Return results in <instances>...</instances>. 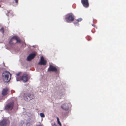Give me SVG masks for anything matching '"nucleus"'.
<instances>
[{
	"instance_id": "21",
	"label": "nucleus",
	"mask_w": 126,
	"mask_h": 126,
	"mask_svg": "<svg viewBox=\"0 0 126 126\" xmlns=\"http://www.w3.org/2000/svg\"><path fill=\"white\" fill-rule=\"evenodd\" d=\"M57 122H58L60 121L59 119V118L58 117H57Z\"/></svg>"
},
{
	"instance_id": "12",
	"label": "nucleus",
	"mask_w": 126,
	"mask_h": 126,
	"mask_svg": "<svg viewBox=\"0 0 126 126\" xmlns=\"http://www.w3.org/2000/svg\"><path fill=\"white\" fill-rule=\"evenodd\" d=\"M36 55V54L34 53L31 54L27 57V60L28 61H30L32 59H33Z\"/></svg>"
},
{
	"instance_id": "23",
	"label": "nucleus",
	"mask_w": 126,
	"mask_h": 126,
	"mask_svg": "<svg viewBox=\"0 0 126 126\" xmlns=\"http://www.w3.org/2000/svg\"><path fill=\"white\" fill-rule=\"evenodd\" d=\"M53 126H56V124H54L53 125Z\"/></svg>"
},
{
	"instance_id": "14",
	"label": "nucleus",
	"mask_w": 126,
	"mask_h": 126,
	"mask_svg": "<svg viewBox=\"0 0 126 126\" xmlns=\"http://www.w3.org/2000/svg\"><path fill=\"white\" fill-rule=\"evenodd\" d=\"M0 31L3 34L4 32V30L3 28L2 27L1 29H0Z\"/></svg>"
},
{
	"instance_id": "3",
	"label": "nucleus",
	"mask_w": 126,
	"mask_h": 126,
	"mask_svg": "<svg viewBox=\"0 0 126 126\" xmlns=\"http://www.w3.org/2000/svg\"><path fill=\"white\" fill-rule=\"evenodd\" d=\"M74 17L75 16L73 13H70L66 15L65 20L67 22L70 23L74 21Z\"/></svg>"
},
{
	"instance_id": "16",
	"label": "nucleus",
	"mask_w": 126,
	"mask_h": 126,
	"mask_svg": "<svg viewBox=\"0 0 126 126\" xmlns=\"http://www.w3.org/2000/svg\"><path fill=\"white\" fill-rule=\"evenodd\" d=\"M82 20V19L81 18H79L78 19L76 20V21L77 22H79L81 21Z\"/></svg>"
},
{
	"instance_id": "20",
	"label": "nucleus",
	"mask_w": 126,
	"mask_h": 126,
	"mask_svg": "<svg viewBox=\"0 0 126 126\" xmlns=\"http://www.w3.org/2000/svg\"><path fill=\"white\" fill-rule=\"evenodd\" d=\"M78 22H74V24H75V25H78Z\"/></svg>"
},
{
	"instance_id": "5",
	"label": "nucleus",
	"mask_w": 126,
	"mask_h": 126,
	"mask_svg": "<svg viewBox=\"0 0 126 126\" xmlns=\"http://www.w3.org/2000/svg\"><path fill=\"white\" fill-rule=\"evenodd\" d=\"M24 95V99L26 101H29L32 100L34 98L33 94L30 93L25 94Z\"/></svg>"
},
{
	"instance_id": "11",
	"label": "nucleus",
	"mask_w": 126,
	"mask_h": 126,
	"mask_svg": "<svg viewBox=\"0 0 126 126\" xmlns=\"http://www.w3.org/2000/svg\"><path fill=\"white\" fill-rule=\"evenodd\" d=\"M61 107L63 110L67 111L69 109V107L68 104L66 103H65L61 106Z\"/></svg>"
},
{
	"instance_id": "8",
	"label": "nucleus",
	"mask_w": 126,
	"mask_h": 126,
	"mask_svg": "<svg viewBox=\"0 0 126 126\" xmlns=\"http://www.w3.org/2000/svg\"><path fill=\"white\" fill-rule=\"evenodd\" d=\"M14 106V103L13 102H10L8 104H6L5 107V109L7 110H11Z\"/></svg>"
},
{
	"instance_id": "4",
	"label": "nucleus",
	"mask_w": 126,
	"mask_h": 126,
	"mask_svg": "<svg viewBox=\"0 0 126 126\" xmlns=\"http://www.w3.org/2000/svg\"><path fill=\"white\" fill-rule=\"evenodd\" d=\"M14 40H16V42L15 44L18 43H21V41L19 38V37L17 36H13L10 40L9 42V44L11 46L14 45V43L13 42V41Z\"/></svg>"
},
{
	"instance_id": "18",
	"label": "nucleus",
	"mask_w": 126,
	"mask_h": 126,
	"mask_svg": "<svg viewBox=\"0 0 126 126\" xmlns=\"http://www.w3.org/2000/svg\"><path fill=\"white\" fill-rule=\"evenodd\" d=\"M58 123L60 126H62L61 124L60 121L58 122Z\"/></svg>"
},
{
	"instance_id": "1",
	"label": "nucleus",
	"mask_w": 126,
	"mask_h": 126,
	"mask_svg": "<svg viewBox=\"0 0 126 126\" xmlns=\"http://www.w3.org/2000/svg\"><path fill=\"white\" fill-rule=\"evenodd\" d=\"M2 76L4 82H8L11 79V75L9 72L5 71L3 73Z\"/></svg>"
},
{
	"instance_id": "10",
	"label": "nucleus",
	"mask_w": 126,
	"mask_h": 126,
	"mask_svg": "<svg viewBox=\"0 0 126 126\" xmlns=\"http://www.w3.org/2000/svg\"><path fill=\"white\" fill-rule=\"evenodd\" d=\"M46 63L47 61L44 59L43 57H41L40 61L38 63V64L40 65H45L46 64Z\"/></svg>"
},
{
	"instance_id": "15",
	"label": "nucleus",
	"mask_w": 126,
	"mask_h": 126,
	"mask_svg": "<svg viewBox=\"0 0 126 126\" xmlns=\"http://www.w3.org/2000/svg\"><path fill=\"white\" fill-rule=\"evenodd\" d=\"M40 115L42 117H44L45 116V115L43 113H40Z\"/></svg>"
},
{
	"instance_id": "13",
	"label": "nucleus",
	"mask_w": 126,
	"mask_h": 126,
	"mask_svg": "<svg viewBox=\"0 0 126 126\" xmlns=\"http://www.w3.org/2000/svg\"><path fill=\"white\" fill-rule=\"evenodd\" d=\"M8 91V89L5 88L4 89L2 92V94L3 96L6 95L8 94L7 92Z\"/></svg>"
},
{
	"instance_id": "24",
	"label": "nucleus",
	"mask_w": 126,
	"mask_h": 126,
	"mask_svg": "<svg viewBox=\"0 0 126 126\" xmlns=\"http://www.w3.org/2000/svg\"><path fill=\"white\" fill-rule=\"evenodd\" d=\"M36 126H40L39 125H38Z\"/></svg>"
},
{
	"instance_id": "22",
	"label": "nucleus",
	"mask_w": 126,
	"mask_h": 126,
	"mask_svg": "<svg viewBox=\"0 0 126 126\" xmlns=\"http://www.w3.org/2000/svg\"><path fill=\"white\" fill-rule=\"evenodd\" d=\"M16 3H17L18 2V0H15Z\"/></svg>"
},
{
	"instance_id": "6",
	"label": "nucleus",
	"mask_w": 126,
	"mask_h": 126,
	"mask_svg": "<svg viewBox=\"0 0 126 126\" xmlns=\"http://www.w3.org/2000/svg\"><path fill=\"white\" fill-rule=\"evenodd\" d=\"M9 119H3L0 122V126H9L10 124Z\"/></svg>"
},
{
	"instance_id": "19",
	"label": "nucleus",
	"mask_w": 126,
	"mask_h": 126,
	"mask_svg": "<svg viewBox=\"0 0 126 126\" xmlns=\"http://www.w3.org/2000/svg\"><path fill=\"white\" fill-rule=\"evenodd\" d=\"M21 72H19L18 73H17V74H16L17 76H19L20 75V74H21Z\"/></svg>"
},
{
	"instance_id": "17",
	"label": "nucleus",
	"mask_w": 126,
	"mask_h": 126,
	"mask_svg": "<svg viewBox=\"0 0 126 126\" xmlns=\"http://www.w3.org/2000/svg\"><path fill=\"white\" fill-rule=\"evenodd\" d=\"M87 39L88 41H90L91 39V38L89 36H87Z\"/></svg>"
},
{
	"instance_id": "2",
	"label": "nucleus",
	"mask_w": 126,
	"mask_h": 126,
	"mask_svg": "<svg viewBox=\"0 0 126 126\" xmlns=\"http://www.w3.org/2000/svg\"><path fill=\"white\" fill-rule=\"evenodd\" d=\"M16 80L17 81L22 80L24 82H27L29 79V75L26 72H25L20 77H17Z\"/></svg>"
},
{
	"instance_id": "9",
	"label": "nucleus",
	"mask_w": 126,
	"mask_h": 126,
	"mask_svg": "<svg viewBox=\"0 0 126 126\" xmlns=\"http://www.w3.org/2000/svg\"><path fill=\"white\" fill-rule=\"evenodd\" d=\"M81 2L82 5L85 8H87L89 6V0H81Z\"/></svg>"
},
{
	"instance_id": "7",
	"label": "nucleus",
	"mask_w": 126,
	"mask_h": 126,
	"mask_svg": "<svg viewBox=\"0 0 126 126\" xmlns=\"http://www.w3.org/2000/svg\"><path fill=\"white\" fill-rule=\"evenodd\" d=\"M47 71L49 72H55L57 73H58L59 72L55 67L51 65H49Z\"/></svg>"
}]
</instances>
